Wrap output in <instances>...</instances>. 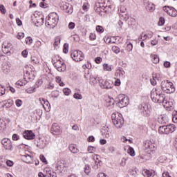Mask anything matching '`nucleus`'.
<instances>
[{
    "mask_svg": "<svg viewBox=\"0 0 177 177\" xmlns=\"http://www.w3.org/2000/svg\"><path fill=\"white\" fill-rule=\"evenodd\" d=\"M69 150L70 151H71V153H73L74 154H77V153H78V151H80L77 147L75 145H71L69 146Z\"/></svg>",
    "mask_w": 177,
    "mask_h": 177,
    "instance_id": "nucleus-26",
    "label": "nucleus"
},
{
    "mask_svg": "<svg viewBox=\"0 0 177 177\" xmlns=\"http://www.w3.org/2000/svg\"><path fill=\"white\" fill-rule=\"evenodd\" d=\"M166 100H167V96L164 93H162V91H160L158 97V100H157L158 102H156V103H162L163 104V103L166 101Z\"/></svg>",
    "mask_w": 177,
    "mask_h": 177,
    "instance_id": "nucleus-18",
    "label": "nucleus"
},
{
    "mask_svg": "<svg viewBox=\"0 0 177 177\" xmlns=\"http://www.w3.org/2000/svg\"><path fill=\"white\" fill-rule=\"evenodd\" d=\"M150 57L151 59V62L154 64H157V63L160 62V57H158V55H156V54H151L150 55Z\"/></svg>",
    "mask_w": 177,
    "mask_h": 177,
    "instance_id": "nucleus-22",
    "label": "nucleus"
},
{
    "mask_svg": "<svg viewBox=\"0 0 177 177\" xmlns=\"http://www.w3.org/2000/svg\"><path fill=\"white\" fill-rule=\"evenodd\" d=\"M73 97H74V99L81 100V99H82V95H81L80 93H75L73 95Z\"/></svg>",
    "mask_w": 177,
    "mask_h": 177,
    "instance_id": "nucleus-46",
    "label": "nucleus"
},
{
    "mask_svg": "<svg viewBox=\"0 0 177 177\" xmlns=\"http://www.w3.org/2000/svg\"><path fill=\"white\" fill-rule=\"evenodd\" d=\"M39 147V149H45V146H46V143H45V141L44 140L39 138V145H37Z\"/></svg>",
    "mask_w": 177,
    "mask_h": 177,
    "instance_id": "nucleus-29",
    "label": "nucleus"
},
{
    "mask_svg": "<svg viewBox=\"0 0 177 177\" xmlns=\"http://www.w3.org/2000/svg\"><path fill=\"white\" fill-rule=\"evenodd\" d=\"M173 122L177 123V111L176 115L173 117Z\"/></svg>",
    "mask_w": 177,
    "mask_h": 177,
    "instance_id": "nucleus-64",
    "label": "nucleus"
},
{
    "mask_svg": "<svg viewBox=\"0 0 177 177\" xmlns=\"http://www.w3.org/2000/svg\"><path fill=\"white\" fill-rule=\"evenodd\" d=\"M104 42H106V44H114V41H111V37H107L104 39Z\"/></svg>",
    "mask_w": 177,
    "mask_h": 177,
    "instance_id": "nucleus-54",
    "label": "nucleus"
},
{
    "mask_svg": "<svg viewBox=\"0 0 177 177\" xmlns=\"http://www.w3.org/2000/svg\"><path fill=\"white\" fill-rule=\"evenodd\" d=\"M111 120L113 125L117 129H121V128L124 127V118H122V115L118 113H112Z\"/></svg>",
    "mask_w": 177,
    "mask_h": 177,
    "instance_id": "nucleus-2",
    "label": "nucleus"
},
{
    "mask_svg": "<svg viewBox=\"0 0 177 177\" xmlns=\"http://www.w3.org/2000/svg\"><path fill=\"white\" fill-rule=\"evenodd\" d=\"M96 31L97 32L102 33V32H104V29L101 26H96Z\"/></svg>",
    "mask_w": 177,
    "mask_h": 177,
    "instance_id": "nucleus-44",
    "label": "nucleus"
},
{
    "mask_svg": "<svg viewBox=\"0 0 177 177\" xmlns=\"http://www.w3.org/2000/svg\"><path fill=\"white\" fill-rule=\"evenodd\" d=\"M50 132L53 135H60L62 133V131L60 130V127L57 125V123H54L52 125L50 129Z\"/></svg>",
    "mask_w": 177,
    "mask_h": 177,
    "instance_id": "nucleus-12",
    "label": "nucleus"
},
{
    "mask_svg": "<svg viewBox=\"0 0 177 177\" xmlns=\"http://www.w3.org/2000/svg\"><path fill=\"white\" fill-rule=\"evenodd\" d=\"M161 89L166 92V93H174L175 92V86H174V83L168 81L163 80L161 82Z\"/></svg>",
    "mask_w": 177,
    "mask_h": 177,
    "instance_id": "nucleus-3",
    "label": "nucleus"
},
{
    "mask_svg": "<svg viewBox=\"0 0 177 177\" xmlns=\"http://www.w3.org/2000/svg\"><path fill=\"white\" fill-rule=\"evenodd\" d=\"M164 67H165L166 68H169V67H171V62L166 61L164 62L163 64Z\"/></svg>",
    "mask_w": 177,
    "mask_h": 177,
    "instance_id": "nucleus-53",
    "label": "nucleus"
},
{
    "mask_svg": "<svg viewBox=\"0 0 177 177\" xmlns=\"http://www.w3.org/2000/svg\"><path fill=\"white\" fill-rule=\"evenodd\" d=\"M112 50L114 53H116V54L120 53V52H121V50L118 46H113Z\"/></svg>",
    "mask_w": 177,
    "mask_h": 177,
    "instance_id": "nucleus-39",
    "label": "nucleus"
},
{
    "mask_svg": "<svg viewBox=\"0 0 177 177\" xmlns=\"http://www.w3.org/2000/svg\"><path fill=\"white\" fill-rule=\"evenodd\" d=\"M84 172H85V174H86V175L89 174V173L91 172V167H89V165H85Z\"/></svg>",
    "mask_w": 177,
    "mask_h": 177,
    "instance_id": "nucleus-41",
    "label": "nucleus"
},
{
    "mask_svg": "<svg viewBox=\"0 0 177 177\" xmlns=\"http://www.w3.org/2000/svg\"><path fill=\"white\" fill-rule=\"evenodd\" d=\"M115 102L120 108L126 107V106L129 104V99H128V97H126L124 94L119 95L115 98Z\"/></svg>",
    "mask_w": 177,
    "mask_h": 177,
    "instance_id": "nucleus-4",
    "label": "nucleus"
},
{
    "mask_svg": "<svg viewBox=\"0 0 177 177\" xmlns=\"http://www.w3.org/2000/svg\"><path fill=\"white\" fill-rule=\"evenodd\" d=\"M15 104L17 107H20V106H21V104H23V101H21V100H17L15 101Z\"/></svg>",
    "mask_w": 177,
    "mask_h": 177,
    "instance_id": "nucleus-51",
    "label": "nucleus"
},
{
    "mask_svg": "<svg viewBox=\"0 0 177 177\" xmlns=\"http://www.w3.org/2000/svg\"><path fill=\"white\" fill-rule=\"evenodd\" d=\"M39 100L45 110H46V109H48V110L50 109V104L49 103V101H48L46 99L39 98Z\"/></svg>",
    "mask_w": 177,
    "mask_h": 177,
    "instance_id": "nucleus-14",
    "label": "nucleus"
},
{
    "mask_svg": "<svg viewBox=\"0 0 177 177\" xmlns=\"http://www.w3.org/2000/svg\"><path fill=\"white\" fill-rule=\"evenodd\" d=\"M1 143L3 145V147L6 150H10L13 149V146L12 145V141L9 138H3L1 140Z\"/></svg>",
    "mask_w": 177,
    "mask_h": 177,
    "instance_id": "nucleus-9",
    "label": "nucleus"
},
{
    "mask_svg": "<svg viewBox=\"0 0 177 177\" xmlns=\"http://www.w3.org/2000/svg\"><path fill=\"white\" fill-rule=\"evenodd\" d=\"M147 10H149V12H153L154 9H156V7L154 6V4L153 3H149L148 5L146 6Z\"/></svg>",
    "mask_w": 177,
    "mask_h": 177,
    "instance_id": "nucleus-32",
    "label": "nucleus"
},
{
    "mask_svg": "<svg viewBox=\"0 0 177 177\" xmlns=\"http://www.w3.org/2000/svg\"><path fill=\"white\" fill-rule=\"evenodd\" d=\"M165 23V19H164V17H161L159 19L158 26H164Z\"/></svg>",
    "mask_w": 177,
    "mask_h": 177,
    "instance_id": "nucleus-43",
    "label": "nucleus"
},
{
    "mask_svg": "<svg viewBox=\"0 0 177 177\" xmlns=\"http://www.w3.org/2000/svg\"><path fill=\"white\" fill-rule=\"evenodd\" d=\"M138 110L141 115H143L144 117H149V115H150V110L146 104L139 105Z\"/></svg>",
    "mask_w": 177,
    "mask_h": 177,
    "instance_id": "nucleus-6",
    "label": "nucleus"
},
{
    "mask_svg": "<svg viewBox=\"0 0 177 177\" xmlns=\"http://www.w3.org/2000/svg\"><path fill=\"white\" fill-rule=\"evenodd\" d=\"M26 92L28 93H34V92H35V88L34 87H30L29 88H28L26 90Z\"/></svg>",
    "mask_w": 177,
    "mask_h": 177,
    "instance_id": "nucleus-48",
    "label": "nucleus"
},
{
    "mask_svg": "<svg viewBox=\"0 0 177 177\" xmlns=\"http://www.w3.org/2000/svg\"><path fill=\"white\" fill-rule=\"evenodd\" d=\"M126 49L128 52H132V49H133V45L131 43L128 44Z\"/></svg>",
    "mask_w": 177,
    "mask_h": 177,
    "instance_id": "nucleus-42",
    "label": "nucleus"
},
{
    "mask_svg": "<svg viewBox=\"0 0 177 177\" xmlns=\"http://www.w3.org/2000/svg\"><path fill=\"white\" fill-rule=\"evenodd\" d=\"M10 49H12V44L11 43H3V52L4 53H9Z\"/></svg>",
    "mask_w": 177,
    "mask_h": 177,
    "instance_id": "nucleus-19",
    "label": "nucleus"
},
{
    "mask_svg": "<svg viewBox=\"0 0 177 177\" xmlns=\"http://www.w3.org/2000/svg\"><path fill=\"white\" fill-rule=\"evenodd\" d=\"M103 67L104 71H111L113 68V65H109V64H104Z\"/></svg>",
    "mask_w": 177,
    "mask_h": 177,
    "instance_id": "nucleus-30",
    "label": "nucleus"
},
{
    "mask_svg": "<svg viewBox=\"0 0 177 177\" xmlns=\"http://www.w3.org/2000/svg\"><path fill=\"white\" fill-rule=\"evenodd\" d=\"M6 129V123L1 122L0 123V132H5Z\"/></svg>",
    "mask_w": 177,
    "mask_h": 177,
    "instance_id": "nucleus-33",
    "label": "nucleus"
},
{
    "mask_svg": "<svg viewBox=\"0 0 177 177\" xmlns=\"http://www.w3.org/2000/svg\"><path fill=\"white\" fill-rule=\"evenodd\" d=\"M164 107L168 109V110H172L174 109V103L172 102H169L167 100L162 104Z\"/></svg>",
    "mask_w": 177,
    "mask_h": 177,
    "instance_id": "nucleus-20",
    "label": "nucleus"
},
{
    "mask_svg": "<svg viewBox=\"0 0 177 177\" xmlns=\"http://www.w3.org/2000/svg\"><path fill=\"white\" fill-rule=\"evenodd\" d=\"M6 92V88H5V86L0 85V96H3Z\"/></svg>",
    "mask_w": 177,
    "mask_h": 177,
    "instance_id": "nucleus-35",
    "label": "nucleus"
},
{
    "mask_svg": "<svg viewBox=\"0 0 177 177\" xmlns=\"http://www.w3.org/2000/svg\"><path fill=\"white\" fill-rule=\"evenodd\" d=\"M75 28V24L73 22H70L68 24V28L70 30H74Z\"/></svg>",
    "mask_w": 177,
    "mask_h": 177,
    "instance_id": "nucleus-50",
    "label": "nucleus"
},
{
    "mask_svg": "<svg viewBox=\"0 0 177 177\" xmlns=\"http://www.w3.org/2000/svg\"><path fill=\"white\" fill-rule=\"evenodd\" d=\"M71 56L75 62H81L82 60H84V53H82L80 50L73 51L71 54Z\"/></svg>",
    "mask_w": 177,
    "mask_h": 177,
    "instance_id": "nucleus-8",
    "label": "nucleus"
},
{
    "mask_svg": "<svg viewBox=\"0 0 177 177\" xmlns=\"http://www.w3.org/2000/svg\"><path fill=\"white\" fill-rule=\"evenodd\" d=\"M146 39H149L147 34L142 32L138 37L139 41H146Z\"/></svg>",
    "mask_w": 177,
    "mask_h": 177,
    "instance_id": "nucleus-31",
    "label": "nucleus"
},
{
    "mask_svg": "<svg viewBox=\"0 0 177 177\" xmlns=\"http://www.w3.org/2000/svg\"><path fill=\"white\" fill-rule=\"evenodd\" d=\"M99 85L102 89H111L113 88V82L111 81L103 80L102 77L99 80Z\"/></svg>",
    "mask_w": 177,
    "mask_h": 177,
    "instance_id": "nucleus-5",
    "label": "nucleus"
},
{
    "mask_svg": "<svg viewBox=\"0 0 177 177\" xmlns=\"http://www.w3.org/2000/svg\"><path fill=\"white\" fill-rule=\"evenodd\" d=\"M102 57H97L95 58V63H97V64H100V63H102Z\"/></svg>",
    "mask_w": 177,
    "mask_h": 177,
    "instance_id": "nucleus-61",
    "label": "nucleus"
},
{
    "mask_svg": "<svg viewBox=\"0 0 177 177\" xmlns=\"http://www.w3.org/2000/svg\"><path fill=\"white\" fill-rule=\"evenodd\" d=\"M96 151V148H95L93 146H89L88 147V151L90 152V153H93V151Z\"/></svg>",
    "mask_w": 177,
    "mask_h": 177,
    "instance_id": "nucleus-49",
    "label": "nucleus"
},
{
    "mask_svg": "<svg viewBox=\"0 0 177 177\" xmlns=\"http://www.w3.org/2000/svg\"><path fill=\"white\" fill-rule=\"evenodd\" d=\"M115 77L118 78H125V71L122 68H119L115 71Z\"/></svg>",
    "mask_w": 177,
    "mask_h": 177,
    "instance_id": "nucleus-13",
    "label": "nucleus"
},
{
    "mask_svg": "<svg viewBox=\"0 0 177 177\" xmlns=\"http://www.w3.org/2000/svg\"><path fill=\"white\" fill-rule=\"evenodd\" d=\"M26 44H28L29 45H30V44H32V38H31V37H27L26 39Z\"/></svg>",
    "mask_w": 177,
    "mask_h": 177,
    "instance_id": "nucleus-56",
    "label": "nucleus"
},
{
    "mask_svg": "<svg viewBox=\"0 0 177 177\" xmlns=\"http://www.w3.org/2000/svg\"><path fill=\"white\" fill-rule=\"evenodd\" d=\"M30 61L34 64H39V59L37 57H32L30 58Z\"/></svg>",
    "mask_w": 177,
    "mask_h": 177,
    "instance_id": "nucleus-34",
    "label": "nucleus"
},
{
    "mask_svg": "<svg viewBox=\"0 0 177 177\" xmlns=\"http://www.w3.org/2000/svg\"><path fill=\"white\" fill-rule=\"evenodd\" d=\"M21 158H22V160L24 162H26L27 164H30L31 162L32 158H31V156L28 154L23 155L21 156Z\"/></svg>",
    "mask_w": 177,
    "mask_h": 177,
    "instance_id": "nucleus-21",
    "label": "nucleus"
},
{
    "mask_svg": "<svg viewBox=\"0 0 177 177\" xmlns=\"http://www.w3.org/2000/svg\"><path fill=\"white\" fill-rule=\"evenodd\" d=\"M23 136L25 139L28 140H32V139H35V134L31 130H27L24 132Z\"/></svg>",
    "mask_w": 177,
    "mask_h": 177,
    "instance_id": "nucleus-10",
    "label": "nucleus"
},
{
    "mask_svg": "<svg viewBox=\"0 0 177 177\" xmlns=\"http://www.w3.org/2000/svg\"><path fill=\"white\" fill-rule=\"evenodd\" d=\"M17 38L18 39H21L24 38V33L19 32L18 35H17Z\"/></svg>",
    "mask_w": 177,
    "mask_h": 177,
    "instance_id": "nucleus-55",
    "label": "nucleus"
},
{
    "mask_svg": "<svg viewBox=\"0 0 177 177\" xmlns=\"http://www.w3.org/2000/svg\"><path fill=\"white\" fill-rule=\"evenodd\" d=\"M165 128H166V135L175 132V129H176V127H175L174 124H169L168 126H165Z\"/></svg>",
    "mask_w": 177,
    "mask_h": 177,
    "instance_id": "nucleus-17",
    "label": "nucleus"
},
{
    "mask_svg": "<svg viewBox=\"0 0 177 177\" xmlns=\"http://www.w3.org/2000/svg\"><path fill=\"white\" fill-rule=\"evenodd\" d=\"M158 44V40H157V39H155L153 40H151V44L153 46H156V45H157Z\"/></svg>",
    "mask_w": 177,
    "mask_h": 177,
    "instance_id": "nucleus-58",
    "label": "nucleus"
},
{
    "mask_svg": "<svg viewBox=\"0 0 177 177\" xmlns=\"http://www.w3.org/2000/svg\"><path fill=\"white\" fill-rule=\"evenodd\" d=\"M2 71L4 74H9L10 73V66L8 64H4L2 67Z\"/></svg>",
    "mask_w": 177,
    "mask_h": 177,
    "instance_id": "nucleus-23",
    "label": "nucleus"
},
{
    "mask_svg": "<svg viewBox=\"0 0 177 177\" xmlns=\"http://www.w3.org/2000/svg\"><path fill=\"white\" fill-rule=\"evenodd\" d=\"M63 93L66 96H68L71 93V90L68 88H65L63 89Z\"/></svg>",
    "mask_w": 177,
    "mask_h": 177,
    "instance_id": "nucleus-37",
    "label": "nucleus"
},
{
    "mask_svg": "<svg viewBox=\"0 0 177 177\" xmlns=\"http://www.w3.org/2000/svg\"><path fill=\"white\" fill-rule=\"evenodd\" d=\"M88 142H95V137L91 136L88 138Z\"/></svg>",
    "mask_w": 177,
    "mask_h": 177,
    "instance_id": "nucleus-62",
    "label": "nucleus"
},
{
    "mask_svg": "<svg viewBox=\"0 0 177 177\" xmlns=\"http://www.w3.org/2000/svg\"><path fill=\"white\" fill-rule=\"evenodd\" d=\"M48 177H57V175L55 172H50Z\"/></svg>",
    "mask_w": 177,
    "mask_h": 177,
    "instance_id": "nucleus-63",
    "label": "nucleus"
},
{
    "mask_svg": "<svg viewBox=\"0 0 177 177\" xmlns=\"http://www.w3.org/2000/svg\"><path fill=\"white\" fill-rule=\"evenodd\" d=\"M128 153L131 157H135V149L132 147H129Z\"/></svg>",
    "mask_w": 177,
    "mask_h": 177,
    "instance_id": "nucleus-36",
    "label": "nucleus"
},
{
    "mask_svg": "<svg viewBox=\"0 0 177 177\" xmlns=\"http://www.w3.org/2000/svg\"><path fill=\"white\" fill-rule=\"evenodd\" d=\"M90 39L91 41H95V39H96V35H95L93 33H91L90 34Z\"/></svg>",
    "mask_w": 177,
    "mask_h": 177,
    "instance_id": "nucleus-60",
    "label": "nucleus"
},
{
    "mask_svg": "<svg viewBox=\"0 0 177 177\" xmlns=\"http://www.w3.org/2000/svg\"><path fill=\"white\" fill-rule=\"evenodd\" d=\"M55 67L57 68V71H59L60 73L64 72L66 70V64L62 61H57L55 63Z\"/></svg>",
    "mask_w": 177,
    "mask_h": 177,
    "instance_id": "nucleus-11",
    "label": "nucleus"
},
{
    "mask_svg": "<svg viewBox=\"0 0 177 177\" xmlns=\"http://www.w3.org/2000/svg\"><path fill=\"white\" fill-rule=\"evenodd\" d=\"M41 161L44 162V164H48V161L46 160V158L44 155H40L39 156Z\"/></svg>",
    "mask_w": 177,
    "mask_h": 177,
    "instance_id": "nucleus-47",
    "label": "nucleus"
},
{
    "mask_svg": "<svg viewBox=\"0 0 177 177\" xmlns=\"http://www.w3.org/2000/svg\"><path fill=\"white\" fill-rule=\"evenodd\" d=\"M169 10L167 11V13L169 16H171V17H176L177 16V10L174 7L167 6Z\"/></svg>",
    "mask_w": 177,
    "mask_h": 177,
    "instance_id": "nucleus-16",
    "label": "nucleus"
},
{
    "mask_svg": "<svg viewBox=\"0 0 177 177\" xmlns=\"http://www.w3.org/2000/svg\"><path fill=\"white\" fill-rule=\"evenodd\" d=\"M57 23H59V15H57L56 12H52L46 17V27H49V28H55V27L57 26Z\"/></svg>",
    "mask_w": 177,
    "mask_h": 177,
    "instance_id": "nucleus-1",
    "label": "nucleus"
},
{
    "mask_svg": "<svg viewBox=\"0 0 177 177\" xmlns=\"http://www.w3.org/2000/svg\"><path fill=\"white\" fill-rule=\"evenodd\" d=\"M161 93V89L158 88H153L151 91V94H150V97L151 100L154 102V103H157V102H158V96L160 95V93Z\"/></svg>",
    "mask_w": 177,
    "mask_h": 177,
    "instance_id": "nucleus-7",
    "label": "nucleus"
},
{
    "mask_svg": "<svg viewBox=\"0 0 177 177\" xmlns=\"http://www.w3.org/2000/svg\"><path fill=\"white\" fill-rule=\"evenodd\" d=\"M21 55L23 57H27V56H28V51H27V50H24L22 51Z\"/></svg>",
    "mask_w": 177,
    "mask_h": 177,
    "instance_id": "nucleus-57",
    "label": "nucleus"
},
{
    "mask_svg": "<svg viewBox=\"0 0 177 177\" xmlns=\"http://www.w3.org/2000/svg\"><path fill=\"white\" fill-rule=\"evenodd\" d=\"M120 19L118 21V26L120 27H122V24H124V21H127V17H124V15L120 14Z\"/></svg>",
    "mask_w": 177,
    "mask_h": 177,
    "instance_id": "nucleus-25",
    "label": "nucleus"
},
{
    "mask_svg": "<svg viewBox=\"0 0 177 177\" xmlns=\"http://www.w3.org/2000/svg\"><path fill=\"white\" fill-rule=\"evenodd\" d=\"M101 77H95L93 76H90V82L91 84H93V85H95V84H97V81L99 82V80H100Z\"/></svg>",
    "mask_w": 177,
    "mask_h": 177,
    "instance_id": "nucleus-28",
    "label": "nucleus"
},
{
    "mask_svg": "<svg viewBox=\"0 0 177 177\" xmlns=\"http://www.w3.org/2000/svg\"><path fill=\"white\" fill-rule=\"evenodd\" d=\"M159 133H165L166 135V127L165 126H161L158 129Z\"/></svg>",
    "mask_w": 177,
    "mask_h": 177,
    "instance_id": "nucleus-38",
    "label": "nucleus"
},
{
    "mask_svg": "<svg viewBox=\"0 0 177 177\" xmlns=\"http://www.w3.org/2000/svg\"><path fill=\"white\" fill-rule=\"evenodd\" d=\"M143 147L145 150H151V149H154V145H153V142L150 140L145 141Z\"/></svg>",
    "mask_w": 177,
    "mask_h": 177,
    "instance_id": "nucleus-15",
    "label": "nucleus"
},
{
    "mask_svg": "<svg viewBox=\"0 0 177 177\" xmlns=\"http://www.w3.org/2000/svg\"><path fill=\"white\" fill-rule=\"evenodd\" d=\"M17 85H19V86H24V85H26L27 84V81L26 80H19L16 82Z\"/></svg>",
    "mask_w": 177,
    "mask_h": 177,
    "instance_id": "nucleus-40",
    "label": "nucleus"
},
{
    "mask_svg": "<svg viewBox=\"0 0 177 177\" xmlns=\"http://www.w3.org/2000/svg\"><path fill=\"white\" fill-rule=\"evenodd\" d=\"M142 174L145 177H151L153 176V172L150 171V170L144 169L142 171Z\"/></svg>",
    "mask_w": 177,
    "mask_h": 177,
    "instance_id": "nucleus-27",
    "label": "nucleus"
},
{
    "mask_svg": "<svg viewBox=\"0 0 177 177\" xmlns=\"http://www.w3.org/2000/svg\"><path fill=\"white\" fill-rule=\"evenodd\" d=\"M100 156H99L98 155H95L94 157H93V159L95 160V165H97L95 169H97L99 168V165H100V162H102V161H100V160L99 159Z\"/></svg>",
    "mask_w": 177,
    "mask_h": 177,
    "instance_id": "nucleus-24",
    "label": "nucleus"
},
{
    "mask_svg": "<svg viewBox=\"0 0 177 177\" xmlns=\"http://www.w3.org/2000/svg\"><path fill=\"white\" fill-rule=\"evenodd\" d=\"M63 52H64V53H68V44H64Z\"/></svg>",
    "mask_w": 177,
    "mask_h": 177,
    "instance_id": "nucleus-45",
    "label": "nucleus"
},
{
    "mask_svg": "<svg viewBox=\"0 0 177 177\" xmlns=\"http://www.w3.org/2000/svg\"><path fill=\"white\" fill-rule=\"evenodd\" d=\"M39 6L40 8H44V9H46V8H48V4L44 2H41Z\"/></svg>",
    "mask_w": 177,
    "mask_h": 177,
    "instance_id": "nucleus-59",
    "label": "nucleus"
},
{
    "mask_svg": "<svg viewBox=\"0 0 177 177\" xmlns=\"http://www.w3.org/2000/svg\"><path fill=\"white\" fill-rule=\"evenodd\" d=\"M0 11L1 12V13H3V15H5V13H6V9H5V6H3V5H0Z\"/></svg>",
    "mask_w": 177,
    "mask_h": 177,
    "instance_id": "nucleus-52",
    "label": "nucleus"
}]
</instances>
